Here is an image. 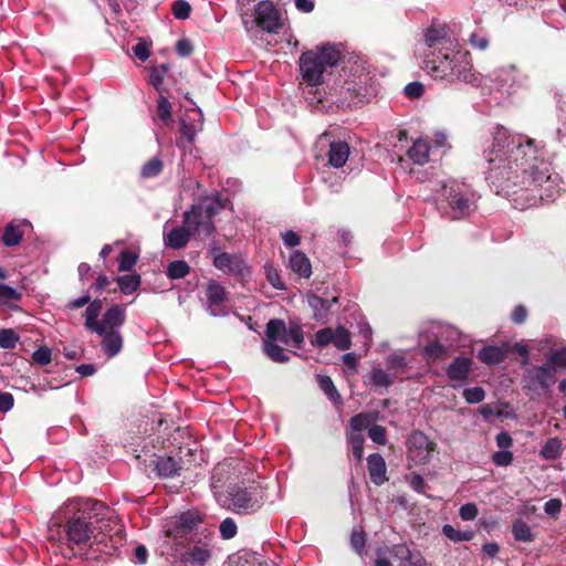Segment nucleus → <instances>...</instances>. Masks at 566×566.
Listing matches in <instances>:
<instances>
[{"instance_id":"8fccbe9b","label":"nucleus","mask_w":566,"mask_h":566,"mask_svg":"<svg viewBox=\"0 0 566 566\" xmlns=\"http://www.w3.org/2000/svg\"><path fill=\"white\" fill-rule=\"evenodd\" d=\"M368 437L378 444L385 446L387 443L386 429L378 424H370L368 428Z\"/></svg>"},{"instance_id":"393cba45","label":"nucleus","mask_w":566,"mask_h":566,"mask_svg":"<svg viewBox=\"0 0 566 566\" xmlns=\"http://www.w3.org/2000/svg\"><path fill=\"white\" fill-rule=\"evenodd\" d=\"M289 269L300 277L304 279H308L312 274V264L310 259L298 250L291 253Z\"/></svg>"},{"instance_id":"c03bdc74","label":"nucleus","mask_w":566,"mask_h":566,"mask_svg":"<svg viewBox=\"0 0 566 566\" xmlns=\"http://www.w3.org/2000/svg\"><path fill=\"white\" fill-rule=\"evenodd\" d=\"M220 535L223 539H231L237 535L238 526L233 518H224L219 526Z\"/></svg>"},{"instance_id":"cd10ccee","label":"nucleus","mask_w":566,"mask_h":566,"mask_svg":"<svg viewBox=\"0 0 566 566\" xmlns=\"http://www.w3.org/2000/svg\"><path fill=\"white\" fill-rule=\"evenodd\" d=\"M211 553L207 544H198L191 547L185 555V566H203L210 558Z\"/></svg>"},{"instance_id":"774afa93","label":"nucleus","mask_w":566,"mask_h":566,"mask_svg":"<svg viewBox=\"0 0 566 566\" xmlns=\"http://www.w3.org/2000/svg\"><path fill=\"white\" fill-rule=\"evenodd\" d=\"M176 50L180 56L186 57L191 54L193 48L188 39H181L177 42Z\"/></svg>"},{"instance_id":"e433bc0d","label":"nucleus","mask_w":566,"mask_h":566,"mask_svg":"<svg viewBox=\"0 0 566 566\" xmlns=\"http://www.w3.org/2000/svg\"><path fill=\"white\" fill-rule=\"evenodd\" d=\"M190 272V266L184 260H176L168 264L167 276L171 280H178L187 276Z\"/></svg>"},{"instance_id":"de8ad7c7","label":"nucleus","mask_w":566,"mask_h":566,"mask_svg":"<svg viewBox=\"0 0 566 566\" xmlns=\"http://www.w3.org/2000/svg\"><path fill=\"white\" fill-rule=\"evenodd\" d=\"M19 340L18 335L13 329H2L0 332V347L4 349H12Z\"/></svg>"},{"instance_id":"338daca9","label":"nucleus","mask_w":566,"mask_h":566,"mask_svg":"<svg viewBox=\"0 0 566 566\" xmlns=\"http://www.w3.org/2000/svg\"><path fill=\"white\" fill-rule=\"evenodd\" d=\"M289 344H293L294 347L300 348L304 342L303 332L300 327H291L287 329Z\"/></svg>"},{"instance_id":"c85d7f7f","label":"nucleus","mask_w":566,"mask_h":566,"mask_svg":"<svg viewBox=\"0 0 566 566\" xmlns=\"http://www.w3.org/2000/svg\"><path fill=\"white\" fill-rule=\"evenodd\" d=\"M429 145L424 139H417L408 150L410 160L416 165H424L429 160Z\"/></svg>"},{"instance_id":"72a5a7b5","label":"nucleus","mask_w":566,"mask_h":566,"mask_svg":"<svg viewBox=\"0 0 566 566\" xmlns=\"http://www.w3.org/2000/svg\"><path fill=\"white\" fill-rule=\"evenodd\" d=\"M281 345L274 342H263L264 353L275 363H286L290 360L289 354L283 350Z\"/></svg>"},{"instance_id":"7c9ffc66","label":"nucleus","mask_w":566,"mask_h":566,"mask_svg":"<svg viewBox=\"0 0 566 566\" xmlns=\"http://www.w3.org/2000/svg\"><path fill=\"white\" fill-rule=\"evenodd\" d=\"M27 222H10L6 229L2 237V241L7 247L17 245L22 239L23 231L21 227H27Z\"/></svg>"},{"instance_id":"69168bd1","label":"nucleus","mask_w":566,"mask_h":566,"mask_svg":"<svg viewBox=\"0 0 566 566\" xmlns=\"http://www.w3.org/2000/svg\"><path fill=\"white\" fill-rule=\"evenodd\" d=\"M133 52L140 61H146L150 55V44L147 41H139L134 48Z\"/></svg>"},{"instance_id":"3c124183","label":"nucleus","mask_w":566,"mask_h":566,"mask_svg":"<svg viewBox=\"0 0 566 566\" xmlns=\"http://www.w3.org/2000/svg\"><path fill=\"white\" fill-rule=\"evenodd\" d=\"M318 384L321 389L328 396L329 399L336 400L339 398V395L328 376H318Z\"/></svg>"},{"instance_id":"37998d69","label":"nucleus","mask_w":566,"mask_h":566,"mask_svg":"<svg viewBox=\"0 0 566 566\" xmlns=\"http://www.w3.org/2000/svg\"><path fill=\"white\" fill-rule=\"evenodd\" d=\"M265 276L268 282L276 290H284L285 285L282 281L279 271L271 264L264 266Z\"/></svg>"},{"instance_id":"a878e982","label":"nucleus","mask_w":566,"mask_h":566,"mask_svg":"<svg viewBox=\"0 0 566 566\" xmlns=\"http://www.w3.org/2000/svg\"><path fill=\"white\" fill-rule=\"evenodd\" d=\"M349 146L345 142H334L329 145L328 163L335 168L343 167L349 156Z\"/></svg>"},{"instance_id":"9d476101","label":"nucleus","mask_w":566,"mask_h":566,"mask_svg":"<svg viewBox=\"0 0 566 566\" xmlns=\"http://www.w3.org/2000/svg\"><path fill=\"white\" fill-rule=\"evenodd\" d=\"M523 382L528 390H548L556 382V369L552 365L528 368L523 375Z\"/></svg>"},{"instance_id":"dca6fc26","label":"nucleus","mask_w":566,"mask_h":566,"mask_svg":"<svg viewBox=\"0 0 566 566\" xmlns=\"http://www.w3.org/2000/svg\"><path fill=\"white\" fill-rule=\"evenodd\" d=\"M122 326L109 324L103 327V332H95L102 338L101 347L108 358L117 356L123 349L124 338L119 331Z\"/></svg>"},{"instance_id":"f3484780","label":"nucleus","mask_w":566,"mask_h":566,"mask_svg":"<svg viewBox=\"0 0 566 566\" xmlns=\"http://www.w3.org/2000/svg\"><path fill=\"white\" fill-rule=\"evenodd\" d=\"M446 327L441 324H432L428 334L421 333V337H426L428 344L423 346V354L429 360L442 359L447 354V347L440 343Z\"/></svg>"},{"instance_id":"e2e57ef3","label":"nucleus","mask_w":566,"mask_h":566,"mask_svg":"<svg viewBox=\"0 0 566 566\" xmlns=\"http://www.w3.org/2000/svg\"><path fill=\"white\" fill-rule=\"evenodd\" d=\"M469 42L473 48L481 51L486 50L489 46V39L480 32L472 33L469 38Z\"/></svg>"},{"instance_id":"f704fd0d","label":"nucleus","mask_w":566,"mask_h":566,"mask_svg":"<svg viewBox=\"0 0 566 566\" xmlns=\"http://www.w3.org/2000/svg\"><path fill=\"white\" fill-rule=\"evenodd\" d=\"M563 443L558 438H551L539 451V455L546 460H555L562 454Z\"/></svg>"},{"instance_id":"aec40b11","label":"nucleus","mask_w":566,"mask_h":566,"mask_svg":"<svg viewBox=\"0 0 566 566\" xmlns=\"http://www.w3.org/2000/svg\"><path fill=\"white\" fill-rule=\"evenodd\" d=\"M202 129V114L200 111L190 109L186 117L181 120L180 133L189 142L192 143L199 130Z\"/></svg>"},{"instance_id":"4be33fe9","label":"nucleus","mask_w":566,"mask_h":566,"mask_svg":"<svg viewBox=\"0 0 566 566\" xmlns=\"http://www.w3.org/2000/svg\"><path fill=\"white\" fill-rule=\"evenodd\" d=\"M471 359L467 357H457L447 369L450 380L457 382L454 386L462 385L471 370Z\"/></svg>"},{"instance_id":"c756f323","label":"nucleus","mask_w":566,"mask_h":566,"mask_svg":"<svg viewBox=\"0 0 566 566\" xmlns=\"http://www.w3.org/2000/svg\"><path fill=\"white\" fill-rule=\"evenodd\" d=\"M308 305L314 311V316L316 319H323L326 317L331 306L336 302V298L332 301L324 300L315 294H311L307 297Z\"/></svg>"},{"instance_id":"bb28decb","label":"nucleus","mask_w":566,"mask_h":566,"mask_svg":"<svg viewBox=\"0 0 566 566\" xmlns=\"http://www.w3.org/2000/svg\"><path fill=\"white\" fill-rule=\"evenodd\" d=\"M507 354L506 347L485 346L479 350L478 358L485 365H495L505 360Z\"/></svg>"},{"instance_id":"4468645a","label":"nucleus","mask_w":566,"mask_h":566,"mask_svg":"<svg viewBox=\"0 0 566 566\" xmlns=\"http://www.w3.org/2000/svg\"><path fill=\"white\" fill-rule=\"evenodd\" d=\"M208 311L213 316L228 314V294L224 287L217 281H210L206 289Z\"/></svg>"},{"instance_id":"603ef678","label":"nucleus","mask_w":566,"mask_h":566,"mask_svg":"<svg viewBox=\"0 0 566 566\" xmlns=\"http://www.w3.org/2000/svg\"><path fill=\"white\" fill-rule=\"evenodd\" d=\"M390 555H392L391 547L386 545L379 546L376 549L375 566H394L389 559Z\"/></svg>"},{"instance_id":"39448f33","label":"nucleus","mask_w":566,"mask_h":566,"mask_svg":"<svg viewBox=\"0 0 566 566\" xmlns=\"http://www.w3.org/2000/svg\"><path fill=\"white\" fill-rule=\"evenodd\" d=\"M342 51L336 44L316 45L314 49L303 52L298 60L300 72L303 81L310 86H318L324 81V74L328 69L338 64Z\"/></svg>"},{"instance_id":"5701e85b","label":"nucleus","mask_w":566,"mask_h":566,"mask_svg":"<svg viewBox=\"0 0 566 566\" xmlns=\"http://www.w3.org/2000/svg\"><path fill=\"white\" fill-rule=\"evenodd\" d=\"M263 342L289 345V334L285 323L281 319H271L266 324L265 338Z\"/></svg>"},{"instance_id":"b1692460","label":"nucleus","mask_w":566,"mask_h":566,"mask_svg":"<svg viewBox=\"0 0 566 566\" xmlns=\"http://www.w3.org/2000/svg\"><path fill=\"white\" fill-rule=\"evenodd\" d=\"M198 523H200V518L196 513H182L180 516L176 517V531L168 530L166 532L167 536L181 537L184 536V534L195 528L198 525Z\"/></svg>"},{"instance_id":"412c9836","label":"nucleus","mask_w":566,"mask_h":566,"mask_svg":"<svg viewBox=\"0 0 566 566\" xmlns=\"http://www.w3.org/2000/svg\"><path fill=\"white\" fill-rule=\"evenodd\" d=\"M367 468L374 484L381 485L387 481V467L385 459L380 454L373 453L368 455Z\"/></svg>"},{"instance_id":"6e6d98bb","label":"nucleus","mask_w":566,"mask_h":566,"mask_svg":"<svg viewBox=\"0 0 566 566\" xmlns=\"http://www.w3.org/2000/svg\"><path fill=\"white\" fill-rule=\"evenodd\" d=\"M387 365L389 369L396 371L403 369L407 366V360L403 353H392L387 357Z\"/></svg>"},{"instance_id":"1a4fd4ad","label":"nucleus","mask_w":566,"mask_h":566,"mask_svg":"<svg viewBox=\"0 0 566 566\" xmlns=\"http://www.w3.org/2000/svg\"><path fill=\"white\" fill-rule=\"evenodd\" d=\"M250 14L253 15V22L266 32L275 33L282 28L280 14L269 0H260Z\"/></svg>"},{"instance_id":"864d4df0","label":"nucleus","mask_w":566,"mask_h":566,"mask_svg":"<svg viewBox=\"0 0 566 566\" xmlns=\"http://www.w3.org/2000/svg\"><path fill=\"white\" fill-rule=\"evenodd\" d=\"M32 359L41 366L49 365L52 360V350L48 346H41L32 354Z\"/></svg>"},{"instance_id":"ddd939ff","label":"nucleus","mask_w":566,"mask_h":566,"mask_svg":"<svg viewBox=\"0 0 566 566\" xmlns=\"http://www.w3.org/2000/svg\"><path fill=\"white\" fill-rule=\"evenodd\" d=\"M210 253L218 270L231 275H244L247 265L240 255L221 252L217 247H213Z\"/></svg>"},{"instance_id":"bf43d9fd","label":"nucleus","mask_w":566,"mask_h":566,"mask_svg":"<svg viewBox=\"0 0 566 566\" xmlns=\"http://www.w3.org/2000/svg\"><path fill=\"white\" fill-rule=\"evenodd\" d=\"M479 514L478 506L474 503L463 504L459 510V516L463 521H473Z\"/></svg>"},{"instance_id":"49530a36","label":"nucleus","mask_w":566,"mask_h":566,"mask_svg":"<svg viewBox=\"0 0 566 566\" xmlns=\"http://www.w3.org/2000/svg\"><path fill=\"white\" fill-rule=\"evenodd\" d=\"M157 115L165 124L171 122V104L165 96L157 102Z\"/></svg>"},{"instance_id":"09e8293b","label":"nucleus","mask_w":566,"mask_h":566,"mask_svg":"<svg viewBox=\"0 0 566 566\" xmlns=\"http://www.w3.org/2000/svg\"><path fill=\"white\" fill-rule=\"evenodd\" d=\"M21 294L13 287L0 284V304H9L13 301L20 300Z\"/></svg>"},{"instance_id":"20e7f679","label":"nucleus","mask_w":566,"mask_h":566,"mask_svg":"<svg viewBox=\"0 0 566 566\" xmlns=\"http://www.w3.org/2000/svg\"><path fill=\"white\" fill-rule=\"evenodd\" d=\"M227 200L219 195L205 197L185 213L184 226L164 232L165 244L171 249L184 248L191 233L209 237L214 231L213 217L226 208Z\"/></svg>"},{"instance_id":"f8f14e48","label":"nucleus","mask_w":566,"mask_h":566,"mask_svg":"<svg viewBox=\"0 0 566 566\" xmlns=\"http://www.w3.org/2000/svg\"><path fill=\"white\" fill-rule=\"evenodd\" d=\"M527 78V75L517 70L515 65L502 66L491 73V80L506 93L526 85Z\"/></svg>"},{"instance_id":"5fc2aeb1","label":"nucleus","mask_w":566,"mask_h":566,"mask_svg":"<svg viewBox=\"0 0 566 566\" xmlns=\"http://www.w3.org/2000/svg\"><path fill=\"white\" fill-rule=\"evenodd\" d=\"M365 542L366 541L364 531L361 528L354 530L350 535V544L359 556H361L364 553Z\"/></svg>"},{"instance_id":"9b49d317","label":"nucleus","mask_w":566,"mask_h":566,"mask_svg":"<svg viewBox=\"0 0 566 566\" xmlns=\"http://www.w3.org/2000/svg\"><path fill=\"white\" fill-rule=\"evenodd\" d=\"M434 447L424 433L415 431L408 439V458L415 464H426L430 461Z\"/></svg>"},{"instance_id":"c9c22d12","label":"nucleus","mask_w":566,"mask_h":566,"mask_svg":"<svg viewBox=\"0 0 566 566\" xmlns=\"http://www.w3.org/2000/svg\"><path fill=\"white\" fill-rule=\"evenodd\" d=\"M115 281L124 294H132L139 287L142 280L138 274H127L117 276Z\"/></svg>"},{"instance_id":"13d9d810","label":"nucleus","mask_w":566,"mask_h":566,"mask_svg":"<svg viewBox=\"0 0 566 566\" xmlns=\"http://www.w3.org/2000/svg\"><path fill=\"white\" fill-rule=\"evenodd\" d=\"M190 11V4L185 0H177L172 4V13L177 19H187Z\"/></svg>"},{"instance_id":"423d86ee","label":"nucleus","mask_w":566,"mask_h":566,"mask_svg":"<svg viewBox=\"0 0 566 566\" xmlns=\"http://www.w3.org/2000/svg\"><path fill=\"white\" fill-rule=\"evenodd\" d=\"M475 195L472 189L457 180H449L441 186L437 198L438 209L451 220L468 217L475 210Z\"/></svg>"},{"instance_id":"f257e3e1","label":"nucleus","mask_w":566,"mask_h":566,"mask_svg":"<svg viewBox=\"0 0 566 566\" xmlns=\"http://www.w3.org/2000/svg\"><path fill=\"white\" fill-rule=\"evenodd\" d=\"M484 157L486 181L518 210L533 207L538 200H554L560 191V177L552 172L544 153L532 138L512 135L503 126H496Z\"/></svg>"},{"instance_id":"4c0bfd02","label":"nucleus","mask_w":566,"mask_h":566,"mask_svg":"<svg viewBox=\"0 0 566 566\" xmlns=\"http://www.w3.org/2000/svg\"><path fill=\"white\" fill-rule=\"evenodd\" d=\"M512 533L514 538L518 542L530 543L534 539L531 527L522 520L514 522Z\"/></svg>"},{"instance_id":"2eb2a0df","label":"nucleus","mask_w":566,"mask_h":566,"mask_svg":"<svg viewBox=\"0 0 566 566\" xmlns=\"http://www.w3.org/2000/svg\"><path fill=\"white\" fill-rule=\"evenodd\" d=\"M424 41L429 52H436V54H440L446 50H452V46L454 48V45L458 44L457 40L449 36L446 27L441 25H433L427 29Z\"/></svg>"},{"instance_id":"6ab92c4d","label":"nucleus","mask_w":566,"mask_h":566,"mask_svg":"<svg viewBox=\"0 0 566 566\" xmlns=\"http://www.w3.org/2000/svg\"><path fill=\"white\" fill-rule=\"evenodd\" d=\"M391 553L400 566H428L423 555L419 551H411L405 543L391 546Z\"/></svg>"},{"instance_id":"2f4dec72","label":"nucleus","mask_w":566,"mask_h":566,"mask_svg":"<svg viewBox=\"0 0 566 566\" xmlns=\"http://www.w3.org/2000/svg\"><path fill=\"white\" fill-rule=\"evenodd\" d=\"M179 469L178 462L171 457H161L156 461V470L160 476H174Z\"/></svg>"},{"instance_id":"7ed1b4c3","label":"nucleus","mask_w":566,"mask_h":566,"mask_svg":"<svg viewBox=\"0 0 566 566\" xmlns=\"http://www.w3.org/2000/svg\"><path fill=\"white\" fill-rule=\"evenodd\" d=\"M422 69L434 80L473 86L483 84V76L474 71L469 51L463 50L459 43L440 54L426 53Z\"/></svg>"},{"instance_id":"ea45409f","label":"nucleus","mask_w":566,"mask_h":566,"mask_svg":"<svg viewBox=\"0 0 566 566\" xmlns=\"http://www.w3.org/2000/svg\"><path fill=\"white\" fill-rule=\"evenodd\" d=\"M137 259H138V255L130 251V250H123L119 255H118V271L120 272H126V271H130L136 262H137Z\"/></svg>"},{"instance_id":"a18cd8bd","label":"nucleus","mask_w":566,"mask_h":566,"mask_svg":"<svg viewBox=\"0 0 566 566\" xmlns=\"http://www.w3.org/2000/svg\"><path fill=\"white\" fill-rule=\"evenodd\" d=\"M370 381L376 387H388L392 384L390 376L380 368H375L370 373Z\"/></svg>"},{"instance_id":"0eeeda50","label":"nucleus","mask_w":566,"mask_h":566,"mask_svg":"<svg viewBox=\"0 0 566 566\" xmlns=\"http://www.w3.org/2000/svg\"><path fill=\"white\" fill-rule=\"evenodd\" d=\"M263 497L262 488L251 483L229 488L224 499L219 496L218 501L237 514H251L261 507Z\"/></svg>"},{"instance_id":"a211bd4d","label":"nucleus","mask_w":566,"mask_h":566,"mask_svg":"<svg viewBox=\"0 0 566 566\" xmlns=\"http://www.w3.org/2000/svg\"><path fill=\"white\" fill-rule=\"evenodd\" d=\"M377 420V413L375 412H361L349 420V431L347 434L350 447L364 446V430Z\"/></svg>"},{"instance_id":"f03ea898","label":"nucleus","mask_w":566,"mask_h":566,"mask_svg":"<svg viewBox=\"0 0 566 566\" xmlns=\"http://www.w3.org/2000/svg\"><path fill=\"white\" fill-rule=\"evenodd\" d=\"M113 511L92 499L69 500L52 518V525L64 523V534L70 545H85L93 537L95 527L106 531L105 520L111 521Z\"/></svg>"},{"instance_id":"58836bf2","label":"nucleus","mask_w":566,"mask_h":566,"mask_svg":"<svg viewBox=\"0 0 566 566\" xmlns=\"http://www.w3.org/2000/svg\"><path fill=\"white\" fill-rule=\"evenodd\" d=\"M333 345L339 350H346L350 348L352 340L349 332L339 326L333 332Z\"/></svg>"},{"instance_id":"0e129e2a","label":"nucleus","mask_w":566,"mask_h":566,"mask_svg":"<svg viewBox=\"0 0 566 566\" xmlns=\"http://www.w3.org/2000/svg\"><path fill=\"white\" fill-rule=\"evenodd\" d=\"M562 507L560 499H551L544 504V512L552 517H556L560 513Z\"/></svg>"},{"instance_id":"473e14b6","label":"nucleus","mask_w":566,"mask_h":566,"mask_svg":"<svg viewBox=\"0 0 566 566\" xmlns=\"http://www.w3.org/2000/svg\"><path fill=\"white\" fill-rule=\"evenodd\" d=\"M442 534L454 543L469 542L473 539L475 535V533L472 530L460 531L454 528L450 524H446L442 526Z\"/></svg>"},{"instance_id":"79ce46f5","label":"nucleus","mask_w":566,"mask_h":566,"mask_svg":"<svg viewBox=\"0 0 566 566\" xmlns=\"http://www.w3.org/2000/svg\"><path fill=\"white\" fill-rule=\"evenodd\" d=\"M333 332L334 329L331 327L319 329L315 333L312 344L318 347H325L333 344Z\"/></svg>"},{"instance_id":"680f3d73","label":"nucleus","mask_w":566,"mask_h":566,"mask_svg":"<svg viewBox=\"0 0 566 566\" xmlns=\"http://www.w3.org/2000/svg\"><path fill=\"white\" fill-rule=\"evenodd\" d=\"M548 361L552 366L564 367L566 366V347L558 348L551 353Z\"/></svg>"},{"instance_id":"6e6552de","label":"nucleus","mask_w":566,"mask_h":566,"mask_svg":"<svg viewBox=\"0 0 566 566\" xmlns=\"http://www.w3.org/2000/svg\"><path fill=\"white\" fill-rule=\"evenodd\" d=\"M103 308L101 300L96 298L87 304L84 312L85 327L92 332H103L106 325H124L126 318L125 306L115 304L108 307L98 319Z\"/></svg>"},{"instance_id":"052dcab7","label":"nucleus","mask_w":566,"mask_h":566,"mask_svg":"<svg viewBox=\"0 0 566 566\" xmlns=\"http://www.w3.org/2000/svg\"><path fill=\"white\" fill-rule=\"evenodd\" d=\"M492 460L499 467H507L513 461V453L507 450L496 451L493 453Z\"/></svg>"},{"instance_id":"a19ab883","label":"nucleus","mask_w":566,"mask_h":566,"mask_svg":"<svg viewBox=\"0 0 566 566\" xmlns=\"http://www.w3.org/2000/svg\"><path fill=\"white\" fill-rule=\"evenodd\" d=\"M163 169V161L158 157H153L140 169L143 178H154L160 174Z\"/></svg>"},{"instance_id":"4d7b16f0","label":"nucleus","mask_w":566,"mask_h":566,"mask_svg":"<svg viewBox=\"0 0 566 566\" xmlns=\"http://www.w3.org/2000/svg\"><path fill=\"white\" fill-rule=\"evenodd\" d=\"M484 390L481 387L467 388L463 391V397L469 403H478L484 399Z\"/></svg>"}]
</instances>
